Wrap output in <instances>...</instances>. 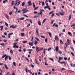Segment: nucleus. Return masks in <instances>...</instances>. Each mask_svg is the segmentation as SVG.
Here are the masks:
<instances>
[{"label":"nucleus","mask_w":75,"mask_h":75,"mask_svg":"<svg viewBox=\"0 0 75 75\" xmlns=\"http://www.w3.org/2000/svg\"><path fill=\"white\" fill-rule=\"evenodd\" d=\"M66 42V43H65V45L66 47H67L68 45H69V39H67Z\"/></svg>","instance_id":"nucleus-1"},{"label":"nucleus","mask_w":75,"mask_h":75,"mask_svg":"<svg viewBox=\"0 0 75 75\" xmlns=\"http://www.w3.org/2000/svg\"><path fill=\"white\" fill-rule=\"evenodd\" d=\"M13 48H18V46L16 45H17L16 43H15L13 44Z\"/></svg>","instance_id":"nucleus-2"},{"label":"nucleus","mask_w":75,"mask_h":75,"mask_svg":"<svg viewBox=\"0 0 75 75\" xmlns=\"http://www.w3.org/2000/svg\"><path fill=\"white\" fill-rule=\"evenodd\" d=\"M22 11H23V13L24 14V13H25L26 12L28 11V10H27V8H24L22 10Z\"/></svg>","instance_id":"nucleus-3"},{"label":"nucleus","mask_w":75,"mask_h":75,"mask_svg":"<svg viewBox=\"0 0 75 75\" xmlns=\"http://www.w3.org/2000/svg\"><path fill=\"white\" fill-rule=\"evenodd\" d=\"M42 11H44V10L43 9L40 10V13H39L38 14V15L40 14V16H41V17H42Z\"/></svg>","instance_id":"nucleus-4"},{"label":"nucleus","mask_w":75,"mask_h":75,"mask_svg":"<svg viewBox=\"0 0 75 75\" xmlns=\"http://www.w3.org/2000/svg\"><path fill=\"white\" fill-rule=\"evenodd\" d=\"M36 50L37 52H38V51H39L40 50V49H39V48L38 47L36 46Z\"/></svg>","instance_id":"nucleus-5"},{"label":"nucleus","mask_w":75,"mask_h":75,"mask_svg":"<svg viewBox=\"0 0 75 75\" xmlns=\"http://www.w3.org/2000/svg\"><path fill=\"white\" fill-rule=\"evenodd\" d=\"M5 16L6 18H7V19H8L9 18V16L7 15V14H5Z\"/></svg>","instance_id":"nucleus-6"},{"label":"nucleus","mask_w":75,"mask_h":75,"mask_svg":"<svg viewBox=\"0 0 75 75\" xmlns=\"http://www.w3.org/2000/svg\"><path fill=\"white\" fill-rule=\"evenodd\" d=\"M28 4H29V6H31V1H29L28 2Z\"/></svg>","instance_id":"nucleus-7"},{"label":"nucleus","mask_w":75,"mask_h":75,"mask_svg":"<svg viewBox=\"0 0 75 75\" xmlns=\"http://www.w3.org/2000/svg\"><path fill=\"white\" fill-rule=\"evenodd\" d=\"M59 50V49L58 48V47L56 46L55 47V50L56 51H58V50Z\"/></svg>","instance_id":"nucleus-8"},{"label":"nucleus","mask_w":75,"mask_h":75,"mask_svg":"<svg viewBox=\"0 0 75 75\" xmlns=\"http://www.w3.org/2000/svg\"><path fill=\"white\" fill-rule=\"evenodd\" d=\"M63 59V57H59V61H61V60Z\"/></svg>","instance_id":"nucleus-9"},{"label":"nucleus","mask_w":75,"mask_h":75,"mask_svg":"<svg viewBox=\"0 0 75 75\" xmlns=\"http://www.w3.org/2000/svg\"><path fill=\"white\" fill-rule=\"evenodd\" d=\"M10 28H16V26H14L13 25H12L10 26Z\"/></svg>","instance_id":"nucleus-10"},{"label":"nucleus","mask_w":75,"mask_h":75,"mask_svg":"<svg viewBox=\"0 0 75 75\" xmlns=\"http://www.w3.org/2000/svg\"><path fill=\"white\" fill-rule=\"evenodd\" d=\"M24 17H22L20 18L19 19V18L18 19H17V20H24Z\"/></svg>","instance_id":"nucleus-11"},{"label":"nucleus","mask_w":75,"mask_h":75,"mask_svg":"<svg viewBox=\"0 0 75 75\" xmlns=\"http://www.w3.org/2000/svg\"><path fill=\"white\" fill-rule=\"evenodd\" d=\"M0 28H1V29H0L1 31H3V26L1 25L0 26Z\"/></svg>","instance_id":"nucleus-12"},{"label":"nucleus","mask_w":75,"mask_h":75,"mask_svg":"<svg viewBox=\"0 0 75 75\" xmlns=\"http://www.w3.org/2000/svg\"><path fill=\"white\" fill-rule=\"evenodd\" d=\"M58 37H57V36H55L54 37L55 40H57H57H58Z\"/></svg>","instance_id":"nucleus-13"},{"label":"nucleus","mask_w":75,"mask_h":75,"mask_svg":"<svg viewBox=\"0 0 75 75\" xmlns=\"http://www.w3.org/2000/svg\"><path fill=\"white\" fill-rule=\"evenodd\" d=\"M0 45H2V47H5V45H4V43H1Z\"/></svg>","instance_id":"nucleus-14"},{"label":"nucleus","mask_w":75,"mask_h":75,"mask_svg":"<svg viewBox=\"0 0 75 75\" xmlns=\"http://www.w3.org/2000/svg\"><path fill=\"white\" fill-rule=\"evenodd\" d=\"M8 58V56H6V57H5V61H7V59Z\"/></svg>","instance_id":"nucleus-15"},{"label":"nucleus","mask_w":75,"mask_h":75,"mask_svg":"<svg viewBox=\"0 0 75 75\" xmlns=\"http://www.w3.org/2000/svg\"><path fill=\"white\" fill-rule=\"evenodd\" d=\"M10 52L11 55H13V52L12 50H10Z\"/></svg>","instance_id":"nucleus-16"},{"label":"nucleus","mask_w":75,"mask_h":75,"mask_svg":"<svg viewBox=\"0 0 75 75\" xmlns=\"http://www.w3.org/2000/svg\"><path fill=\"white\" fill-rule=\"evenodd\" d=\"M28 44L30 45L31 46H33V43L32 42H29L28 43Z\"/></svg>","instance_id":"nucleus-17"},{"label":"nucleus","mask_w":75,"mask_h":75,"mask_svg":"<svg viewBox=\"0 0 75 75\" xmlns=\"http://www.w3.org/2000/svg\"><path fill=\"white\" fill-rule=\"evenodd\" d=\"M4 65L6 69H8V67H7V66L6 64H5Z\"/></svg>","instance_id":"nucleus-18"},{"label":"nucleus","mask_w":75,"mask_h":75,"mask_svg":"<svg viewBox=\"0 0 75 75\" xmlns=\"http://www.w3.org/2000/svg\"><path fill=\"white\" fill-rule=\"evenodd\" d=\"M45 49H43V54H44V55H45Z\"/></svg>","instance_id":"nucleus-19"},{"label":"nucleus","mask_w":75,"mask_h":75,"mask_svg":"<svg viewBox=\"0 0 75 75\" xmlns=\"http://www.w3.org/2000/svg\"><path fill=\"white\" fill-rule=\"evenodd\" d=\"M35 61L36 62V64H39V63L38 61H37V59H35Z\"/></svg>","instance_id":"nucleus-20"},{"label":"nucleus","mask_w":75,"mask_h":75,"mask_svg":"<svg viewBox=\"0 0 75 75\" xmlns=\"http://www.w3.org/2000/svg\"><path fill=\"white\" fill-rule=\"evenodd\" d=\"M38 25H41V22H40V21H38Z\"/></svg>","instance_id":"nucleus-21"},{"label":"nucleus","mask_w":75,"mask_h":75,"mask_svg":"<svg viewBox=\"0 0 75 75\" xmlns=\"http://www.w3.org/2000/svg\"><path fill=\"white\" fill-rule=\"evenodd\" d=\"M60 42L61 44H63V42L62 41V40H60Z\"/></svg>","instance_id":"nucleus-22"},{"label":"nucleus","mask_w":75,"mask_h":75,"mask_svg":"<svg viewBox=\"0 0 75 75\" xmlns=\"http://www.w3.org/2000/svg\"><path fill=\"white\" fill-rule=\"evenodd\" d=\"M71 15H70L69 16V20H71Z\"/></svg>","instance_id":"nucleus-23"},{"label":"nucleus","mask_w":75,"mask_h":75,"mask_svg":"<svg viewBox=\"0 0 75 75\" xmlns=\"http://www.w3.org/2000/svg\"><path fill=\"white\" fill-rule=\"evenodd\" d=\"M68 34L69 35H70V36H72V34H71V32H68Z\"/></svg>","instance_id":"nucleus-24"},{"label":"nucleus","mask_w":75,"mask_h":75,"mask_svg":"<svg viewBox=\"0 0 75 75\" xmlns=\"http://www.w3.org/2000/svg\"><path fill=\"white\" fill-rule=\"evenodd\" d=\"M53 12H54V11H52L50 12L49 13V15H50V14H52V13H53Z\"/></svg>","instance_id":"nucleus-25"},{"label":"nucleus","mask_w":75,"mask_h":75,"mask_svg":"<svg viewBox=\"0 0 75 75\" xmlns=\"http://www.w3.org/2000/svg\"><path fill=\"white\" fill-rule=\"evenodd\" d=\"M24 4H25V2H23L22 4V7L23 6H24Z\"/></svg>","instance_id":"nucleus-26"},{"label":"nucleus","mask_w":75,"mask_h":75,"mask_svg":"<svg viewBox=\"0 0 75 75\" xmlns=\"http://www.w3.org/2000/svg\"><path fill=\"white\" fill-rule=\"evenodd\" d=\"M59 13L60 15H61L62 16H64V13Z\"/></svg>","instance_id":"nucleus-27"},{"label":"nucleus","mask_w":75,"mask_h":75,"mask_svg":"<svg viewBox=\"0 0 75 75\" xmlns=\"http://www.w3.org/2000/svg\"><path fill=\"white\" fill-rule=\"evenodd\" d=\"M47 33L49 34L50 37H51V33L50 32H47Z\"/></svg>","instance_id":"nucleus-28"},{"label":"nucleus","mask_w":75,"mask_h":75,"mask_svg":"<svg viewBox=\"0 0 75 75\" xmlns=\"http://www.w3.org/2000/svg\"><path fill=\"white\" fill-rule=\"evenodd\" d=\"M34 44H35V45H36L37 44V41L36 40H35V41Z\"/></svg>","instance_id":"nucleus-29"},{"label":"nucleus","mask_w":75,"mask_h":75,"mask_svg":"<svg viewBox=\"0 0 75 75\" xmlns=\"http://www.w3.org/2000/svg\"><path fill=\"white\" fill-rule=\"evenodd\" d=\"M8 1L7 0H5L3 1V3H6V2H7Z\"/></svg>","instance_id":"nucleus-30"},{"label":"nucleus","mask_w":75,"mask_h":75,"mask_svg":"<svg viewBox=\"0 0 75 75\" xmlns=\"http://www.w3.org/2000/svg\"><path fill=\"white\" fill-rule=\"evenodd\" d=\"M21 35L22 37H24V33H21Z\"/></svg>","instance_id":"nucleus-31"},{"label":"nucleus","mask_w":75,"mask_h":75,"mask_svg":"<svg viewBox=\"0 0 75 75\" xmlns=\"http://www.w3.org/2000/svg\"><path fill=\"white\" fill-rule=\"evenodd\" d=\"M35 39H36V40H37V41H40V40L38 38H35Z\"/></svg>","instance_id":"nucleus-32"},{"label":"nucleus","mask_w":75,"mask_h":75,"mask_svg":"<svg viewBox=\"0 0 75 75\" xmlns=\"http://www.w3.org/2000/svg\"><path fill=\"white\" fill-rule=\"evenodd\" d=\"M6 54H5L2 57V58H4V57H6Z\"/></svg>","instance_id":"nucleus-33"},{"label":"nucleus","mask_w":75,"mask_h":75,"mask_svg":"<svg viewBox=\"0 0 75 75\" xmlns=\"http://www.w3.org/2000/svg\"><path fill=\"white\" fill-rule=\"evenodd\" d=\"M14 4V1H12L11 2V5H13Z\"/></svg>","instance_id":"nucleus-34"},{"label":"nucleus","mask_w":75,"mask_h":75,"mask_svg":"<svg viewBox=\"0 0 75 75\" xmlns=\"http://www.w3.org/2000/svg\"><path fill=\"white\" fill-rule=\"evenodd\" d=\"M33 8H35V5L34 4V2L33 3Z\"/></svg>","instance_id":"nucleus-35"},{"label":"nucleus","mask_w":75,"mask_h":75,"mask_svg":"<svg viewBox=\"0 0 75 75\" xmlns=\"http://www.w3.org/2000/svg\"><path fill=\"white\" fill-rule=\"evenodd\" d=\"M26 59L27 60V61L28 62H29V60H28V58H27V57H25Z\"/></svg>","instance_id":"nucleus-36"},{"label":"nucleus","mask_w":75,"mask_h":75,"mask_svg":"<svg viewBox=\"0 0 75 75\" xmlns=\"http://www.w3.org/2000/svg\"><path fill=\"white\" fill-rule=\"evenodd\" d=\"M71 54L73 56H75V54H74V53L73 52H71Z\"/></svg>","instance_id":"nucleus-37"},{"label":"nucleus","mask_w":75,"mask_h":75,"mask_svg":"<svg viewBox=\"0 0 75 75\" xmlns=\"http://www.w3.org/2000/svg\"><path fill=\"white\" fill-rule=\"evenodd\" d=\"M48 7H49V6H45L44 8L45 9V8H48Z\"/></svg>","instance_id":"nucleus-38"},{"label":"nucleus","mask_w":75,"mask_h":75,"mask_svg":"<svg viewBox=\"0 0 75 75\" xmlns=\"http://www.w3.org/2000/svg\"><path fill=\"white\" fill-rule=\"evenodd\" d=\"M45 20H46V19L45 18L43 21L42 22V24H43V23H44L45 22Z\"/></svg>","instance_id":"nucleus-39"},{"label":"nucleus","mask_w":75,"mask_h":75,"mask_svg":"<svg viewBox=\"0 0 75 75\" xmlns=\"http://www.w3.org/2000/svg\"><path fill=\"white\" fill-rule=\"evenodd\" d=\"M54 13H53L52 14V15H51V17H54Z\"/></svg>","instance_id":"nucleus-40"},{"label":"nucleus","mask_w":75,"mask_h":75,"mask_svg":"<svg viewBox=\"0 0 75 75\" xmlns=\"http://www.w3.org/2000/svg\"><path fill=\"white\" fill-rule=\"evenodd\" d=\"M5 24L7 27H8V24H7V23L6 22H5Z\"/></svg>","instance_id":"nucleus-41"},{"label":"nucleus","mask_w":75,"mask_h":75,"mask_svg":"<svg viewBox=\"0 0 75 75\" xmlns=\"http://www.w3.org/2000/svg\"><path fill=\"white\" fill-rule=\"evenodd\" d=\"M12 14H13V12H12V11L10 12L9 13V15H11Z\"/></svg>","instance_id":"nucleus-42"},{"label":"nucleus","mask_w":75,"mask_h":75,"mask_svg":"<svg viewBox=\"0 0 75 75\" xmlns=\"http://www.w3.org/2000/svg\"><path fill=\"white\" fill-rule=\"evenodd\" d=\"M40 37L41 38H45V37L41 35Z\"/></svg>","instance_id":"nucleus-43"},{"label":"nucleus","mask_w":75,"mask_h":75,"mask_svg":"<svg viewBox=\"0 0 75 75\" xmlns=\"http://www.w3.org/2000/svg\"><path fill=\"white\" fill-rule=\"evenodd\" d=\"M28 72H29V73H30V74H32V72H31V71L29 70H28Z\"/></svg>","instance_id":"nucleus-44"},{"label":"nucleus","mask_w":75,"mask_h":75,"mask_svg":"<svg viewBox=\"0 0 75 75\" xmlns=\"http://www.w3.org/2000/svg\"><path fill=\"white\" fill-rule=\"evenodd\" d=\"M12 34H13V33H10L8 34V35H12Z\"/></svg>","instance_id":"nucleus-45"},{"label":"nucleus","mask_w":75,"mask_h":75,"mask_svg":"<svg viewBox=\"0 0 75 75\" xmlns=\"http://www.w3.org/2000/svg\"><path fill=\"white\" fill-rule=\"evenodd\" d=\"M19 0H16V1H15V3H16V4H17V3H18V1Z\"/></svg>","instance_id":"nucleus-46"},{"label":"nucleus","mask_w":75,"mask_h":75,"mask_svg":"<svg viewBox=\"0 0 75 75\" xmlns=\"http://www.w3.org/2000/svg\"><path fill=\"white\" fill-rule=\"evenodd\" d=\"M36 32L37 33H38V29L37 28H36Z\"/></svg>","instance_id":"nucleus-47"},{"label":"nucleus","mask_w":75,"mask_h":75,"mask_svg":"<svg viewBox=\"0 0 75 75\" xmlns=\"http://www.w3.org/2000/svg\"><path fill=\"white\" fill-rule=\"evenodd\" d=\"M49 59L50 60H51V61H54V59H52V58H49Z\"/></svg>","instance_id":"nucleus-48"},{"label":"nucleus","mask_w":75,"mask_h":75,"mask_svg":"<svg viewBox=\"0 0 75 75\" xmlns=\"http://www.w3.org/2000/svg\"><path fill=\"white\" fill-rule=\"evenodd\" d=\"M38 8V7H35V8H34V10H36V9H37V8Z\"/></svg>","instance_id":"nucleus-49"},{"label":"nucleus","mask_w":75,"mask_h":75,"mask_svg":"<svg viewBox=\"0 0 75 75\" xmlns=\"http://www.w3.org/2000/svg\"><path fill=\"white\" fill-rule=\"evenodd\" d=\"M20 4V1H19L18 2V3L17 4V6L19 5Z\"/></svg>","instance_id":"nucleus-50"},{"label":"nucleus","mask_w":75,"mask_h":75,"mask_svg":"<svg viewBox=\"0 0 75 75\" xmlns=\"http://www.w3.org/2000/svg\"><path fill=\"white\" fill-rule=\"evenodd\" d=\"M58 53L59 54H62V52L61 51H59Z\"/></svg>","instance_id":"nucleus-51"},{"label":"nucleus","mask_w":75,"mask_h":75,"mask_svg":"<svg viewBox=\"0 0 75 75\" xmlns=\"http://www.w3.org/2000/svg\"><path fill=\"white\" fill-rule=\"evenodd\" d=\"M29 20L30 23H31V24H32L33 23V22H32L31 20Z\"/></svg>","instance_id":"nucleus-52"},{"label":"nucleus","mask_w":75,"mask_h":75,"mask_svg":"<svg viewBox=\"0 0 75 75\" xmlns=\"http://www.w3.org/2000/svg\"><path fill=\"white\" fill-rule=\"evenodd\" d=\"M42 6H43L44 5V2H42Z\"/></svg>","instance_id":"nucleus-53"},{"label":"nucleus","mask_w":75,"mask_h":75,"mask_svg":"<svg viewBox=\"0 0 75 75\" xmlns=\"http://www.w3.org/2000/svg\"><path fill=\"white\" fill-rule=\"evenodd\" d=\"M71 48L73 51H74V48L73 47H71Z\"/></svg>","instance_id":"nucleus-54"},{"label":"nucleus","mask_w":75,"mask_h":75,"mask_svg":"<svg viewBox=\"0 0 75 75\" xmlns=\"http://www.w3.org/2000/svg\"><path fill=\"white\" fill-rule=\"evenodd\" d=\"M36 34L37 35V36H38V37H39V36H40V35H39V33H38V32Z\"/></svg>","instance_id":"nucleus-55"},{"label":"nucleus","mask_w":75,"mask_h":75,"mask_svg":"<svg viewBox=\"0 0 75 75\" xmlns=\"http://www.w3.org/2000/svg\"><path fill=\"white\" fill-rule=\"evenodd\" d=\"M30 24H28L27 26V27H29V26H30Z\"/></svg>","instance_id":"nucleus-56"},{"label":"nucleus","mask_w":75,"mask_h":75,"mask_svg":"<svg viewBox=\"0 0 75 75\" xmlns=\"http://www.w3.org/2000/svg\"><path fill=\"white\" fill-rule=\"evenodd\" d=\"M3 41H4V42H6L7 41V40L4 39L3 40Z\"/></svg>","instance_id":"nucleus-57"},{"label":"nucleus","mask_w":75,"mask_h":75,"mask_svg":"<svg viewBox=\"0 0 75 75\" xmlns=\"http://www.w3.org/2000/svg\"><path fill=\"white\" fill-rule=\"evenodd\" d=\"M45 42H47V38H46L45 39Z\"/></svg>","instance_id":"nucleus-58"},{"label":"nucleus","mask_w":75,"mask_h":75,"mask_svg":"<svg viewBox=\"0 0 75 75\" xmlns=\"http://www.w3.org/2000/svg\"><path fill=\"white\" fill-rule=\"evenodd\" d=\"M75 24L72 25L71 26V27H75Z\"/></svg>","instance_id":"nucleus-59"},{"label":"nucleus","mask_w":75,"mask_h":75,"mask_svg":"<svg viewBox=\"0 0 75 75\" xmlns=\"http://www.w3.org/2000/svg\"><path fill=\"white\" fill-rule=\"evenodd\" d=\"M64 60H67V58L66 57H64Z\"/></svg>","instance_id":"nucleus-60"},{"label":"nucleus","mask_w":75,"mask_h":75,"mask_svg":"<svg viewBox=\"0 0 75 75\" xmlns=\"http://www.w3.org/2000/svg\"><path fill=\"white\" fill-rule=\"evenodd\" d=\"M13 64L14 65V66H16V63L14 62H13Z\"/></svg>","instance_id":"nucleus-61"},{"label":"nucleus","mask_w":75,"mask_h":75,"mask_svg":"<svg viewBox=\"0 0 75 75\" xmlns=\"http://www.w3.org/2000/svg\"><path fill=\"white\" fill-rule=\"evenodd\" d=\"M8 58H9V59L10 60H11V57H10V56H8Z\"/></svg>","instance_id":"nucleus-62"},{"label":"nucleus","mask_w":75,"mask_h":75,"mask_svg":"<svg viewBox=\"0 0 75 75\" xmlns=\"http://www.w3.org/2000/svg\"><path fill=\"white\" fill-rule=\"evenodd\" d=\"M65 62H62L61 63V64H64L65 63Z\"/></svg>","instance_id":"nucleus-63"},{"label":"nucleus","mask_w":75,"mask_h":75,"mask_svg":"<svg viewBox=\"0 0 75 75\" xmlns=\"http://www.w3.org/2000/svg\"><path fill=\"white\" fill-rule=\"evenodd\" d=\"M56 23H54L53 24V25L52 26V27H54V26H55V25Z\"/></svg>","instance_id":"nucleus-64"}]
</instances>
